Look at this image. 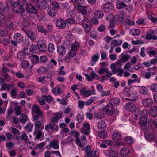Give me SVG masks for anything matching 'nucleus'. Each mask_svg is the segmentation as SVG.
Listing matches in <instances>:
<instances>
[{
  "mask_svg": "<svg viewBox=\"0 0 157 157\" xmlns=\"http://www.w3.org/2000/svg\"><path fill=\"white\" fill-rule=\"evenodd\" d=\"M10 2L13 11L17 14L21 13L23 10V6L27 4L25 0H10Z\"/></svg>",
  "mask_w": 157,
  "mask_h": 157,
  "instance_id": "f257e3e1",
  "label": "nucleus"
},
{
  "mask_svg": "<svg viewBox=\"0 0 157 157\" xmlns=\"http://www.w3.org/2000/svg\"><path fill=\"white\" fill-rule=\"evenodd\" d=\"M33 121H35L34 134L36 137L35 139H40L41 137L43 134L41 130L44 128V126L42 125L41 122L38 121V120H33Z\"/></svg>",
  "mask_w": 157,
  "mask_h": 157,
  "instance_id": "f03ea898",
  "label": "nucleus"
},
{
  "mask_svg": "<svg viewBox=\"0 0 157 157\" xmlns=\"http://www.w3.org/2000/svg\"><path fill=\"white\" fill-rule=\"evenodd\" d=\"M32 109L33 119V120L40 119L43 120L44 115L39 106L36 105H33Z\"/></svg>",
  "mask_w": 157,
  "mask_h": 157,
  "instance_id": "7ed1b4c3",
  "label": "nucleus"
},
{
  "mask_svg": "<svg viewBox=\"0 0 157 157\" xmlns=\"http://www.w3.org/2000/svg\"><path fill=\"white\" fill-rule=\"evenodd\" d=\"M90 89L91 90V92L89 90L88 91L86 88L83 87L80 90V93L86 97H88L91 94H94L95 92L94 86H91Z\"/></svg>",
  "mask_w": 157,
  "mask_h": 157,
  "instance_id": "20e7f679",
  "label": "nucleus"
},
{
  "mask_svg": "<svg viewBox=\"0 0 157 157\" xmlns=\"http://www.w3.org/2000/svg\"><path fill=\"white\" fill-rule=\"evenodd\" d=\"M82 24L86 32H89L92 26L91 22L89 20L86 18H84L82 22Z\"/></svg>",
  "mask_w": 157,
  "mask_h": 157,
  "instance_id": "39448f33",
  "label": "nucleus"
},
{
  "mask_svg": "<svg viewBox=\"0 0 157 157\" xmlns=\"http://www.w3.org/2000/svg\"><path fill=\"white\" fill-rule=\"evenodd\" d=\"M145 38L147 40H151L152 39L156 40L157 39V37L156 34H155V32L152 29H150L147 32Z\"/></svg>",
  "mask_w": 157,
  "mask_h": 157,
  "instance_id": "423d86ee",
  "label": "nucleus"
},
{
  "mask_svg": "<svg viewBox=\"0 0 157 157\" xmlns=\"http://www.w3.org/2000/svg\"><path fill=\"white\" fill-rule=\"evenodd\" d=\"M49 0H38L36 3L37 7L40 9L46 8L48 6Z\"/></svg>",
  "mask_w": 157,
  "mask_h": 157,
  "instance_id": "0eeeda50",
  "label": "nucleus"
},
{
  "mask_svg": "<svg viewBox=\"0 0 157 157\" xmlns=\"http://www.w3.org/2000/svg\"><path fill=\"white\" fill-rule=\"evenodd\" d=\"M103 111L105 114L108 115H112L114 112L113 105L109 103L103 108Z\"/></svg>",
  "mask_w": 157,
  "mask_h": 157,
  "instance_id": "6e6552de",
  "label": "nucleus"
},
{
  "mask_svg": "<svg viewBox=\"0 0 157 157\" xmlns=\"http://www.w3.org/2000/svg\"><path fill=\"white\" fill-rule=\"evenodd\" d=\"M90 128L89 124L87 123H85L83 125L80 130L81 132L85 135H87L89 134L90 132Z\"/></svg>",
  "mask_w": 157,
  "mask_h": 157,
  "instance_id": "1a4fd4ad",
  "label": "nucleus"
},
{
  "mask_svg": "<svg viewBox=\"0 0 157 157\" xmlns=\"http://www.w3.org/2000/svg\"><path fill=\"white\" fill-rule=\"evenodd\" d=\"M55 123L51 121L49 124L45 126V129L47 131H49L50 129L53 131H58V127Z\"/></svg>",
  "mask_w": 157,
  "mask_h": 157,
  "instance_id": "9d476101",
  "label": "nucleus"
},
{
  "mask_svg": "<svg viewBox=\"0 0 157 157\" xmlns=\"http://www.w3.org/2000/svg\"><path fill=\"white\" fill-rule=\"evenodd\" d=\"M57 27L60 29H63L66 26V22L62 19H59L57 20L56 23Z\"/></svg>",
  "mask_w": 157,
  "mask_h": 157,
  "instance_id": "9b49d317",
  "label": "nucleus"
},
{
  "mask_svg": "<svg viewBox=\"0 0 157 157\" xmlns=\"http://www.w3.org/2000/svg\"><path fill=\"white\" fill-rule=\"evenodd\" d=\"M113 17V19L110 21L109 24V29H110L113 28L115 25H116L117 23L118 22V20H117V18H114V17L111 15H108L107 17V20L109 19V17Z\"/></svg>",
  "mask_w": 157,
  "mask_h": 157,
  "instance_id": "f8f14e48",
  "label": "nucleus"
},
{
  "mask_svg": "<svg viewBox=\"0 0 157 157\" xmlns=\"http://www.w3.org/2000/svg\"><path fill=\"white\" fill-rule=\"evenodd\" d=\"M131 98H126L125 99L133 101L136 100L137 99V92L136 90H132L131 91Z\"/></svg>",
  "mask_w": 157,
  "mask_h": 157,
  "instance_id": "ddd939ff",
  "label": "nucleus"
},
{
  "mask_svg": "<svg viewBox=\"0 0 157 157\" xmlns=\"http://www.w3.org/2000/svg\"><path fill=\"white\" fill-rule=\"evenodd\" d=\"M143 104L145 107H150L153 104V100L150 98H146L143 100Z\"/></svg>",
  "mask_w": 157,
  "mask_h": 157,
  "instance_id": "4468645a",
  "label": "nucleus"
},
{
  "mask_svg": "<svg viewBox=\"0 0 157 157\" xmlns=\"http://www.w3.org/2000/svg\"><path fill=\"white\" fill-rule=\"evenodd\" d=\"M50 147H47L48 149H50L51 147L53 148L54 149H59V142L57 140H54L50 142Z\"/></svg>",
  "mask_w": 157,
  "mask_h": 157,
  "instance_id": "2eb2a0df",
  "label": "nucleus"
},
{
  "mask_svg": "<svg viewBox=\"0 0 157 157\" xmlns=\"http://www.w3.org/2000/svg\"><path fill=\"white\" fill-rule=\"evenodd\" d=\"M102 8L105 12L108 13L112 10L113 6L109 3H106L103 6Z\"/></svg>",
  "mask_w": 157,
  "mask_h": 157,
  "instance_id": "dca6fc26",
  "label": "nucleus"
},
{
  "mask_svg": "<svg viewBox=\"0 0 157 157\" xmlns=\"http://www.w3.org/2000/svg\"><path fill=\"white\" fill-rule=\"evenodd\" d=\"M117 8L119 9H126L127 6V5L122 1H118L116 3Z\"/></svg>",
  "mask_w": 157,
  "mask_h": 157,
  "instance_id": "f3484780",
  "label": "nucleus"
},
{
  "mask_svg": "<svg viewBox=\"0 0 157 157\" xmlns=\"http://www.w3.org/2000/svg\"><path fill=\"white\" fill-rule=\"evenodd\" d=\"M139 122L141 125L143 127V129L145 130L147 128L145 124L147 123V117H141Z\"/></svg>",
  "mask_w": 157,
  "mask_h": 157,
  "instance_id": "a211bd4d",
  "label": "nucleus"
},
{
  "mask_svg": "<svg viewBox=\"0 0 157 157\" xmlns=\"http://www.w3.org/2000/svg\"><path fill=\"white\" fill-rule=\"evenodd\" d=\"M121 101L120 99L116 97L111 98L110 100V104L116 106L119 105Z\"/></svg>",
  "mask_w": 157,
  "mask_h": 157,
  "instance_id": "6ab92c4d",
  "label": "nucleus"
},
{
  "mask_svg": "<svg viewBox=\"0 0 157 157\" xmlns=\"http://www.w3.org/2000/svg\"><path fill=\"white\" fill-rule=\"evenodd\" d=\"M62 116V114L61 113H54L53 116L51 119V121L53 123H57L58 120L61 118Z\"/></svg>",
  "mask_w": 157,
  "mask_h": 157,
  "instance_id": "aec40b11",
  "label": "nucleus"
},
{
  "mask_svg": "<svg viewBox=\"0 0 157 157\" xmlns=\"http://www.w3.org/2000/svg\"><path fill=\"white\" fill-rule=\"evenodd\" d=\"M39 49L41 52H45L47 49L46 44L42 42H39L38 44Z\"/></svg>",
  "mask_w": 157,
  "mask_h": 157,
  "instance_id": "412c9836",
  "label": "nucleus"
},
{
  "mask_svg": "<svg viewBox=\"0 0 157 157\" xmlns=\"http://www.w3.org/2000/svg\"><path fill=\"white\" fill-rule=\"evenodd\" d=\"M122 137L121 133L114 132L113 134L112 138L113 140H119L121 139Z\"/></svg>",
  "mask_w": 157,
  "mask_h": 157,
  "instance_id": "4be33fe9",
  "label": "nucleus"
},
{
  "mask_svg": "<svg viewBox=\"0 0 157 157\" xmlns=\"http://www.w3.org/2000/svg\"><path fill=\"white\" fill-rule=\"evenodd\" d=\"M14 40L18 42L19 43L21 42L23 40V37L22 35L19 33H15L13 36Z\"/></svg>",
  "mask_w": 157,
  "mask_h": 157,
  "instance_id": "5701e85b",
  "label": "nucleus"
},
{
  "mask_svg": "<svg viewBox=\"0 0 157 157\" xmlns=\"http://www.w3.org/2000/svg\"><path fill=\"white\" fill-rule=\"evenodd\" d=\"M47 13L50 16L53 17L57 14L56 10L53 8L49 7L47 9Z\"/></svg>",
  "mask_w": 157,
  "mask_h": 157,
  "instance_id": "b1692460",
  "label": "nucleus"
},
{
  "mask_svg": "<svg viewBox=\"0 0 157 157\" xmlns=\"http://www.w3.org/2000/svg\"><path fill=\"white\" fill-rule=\"evenodd\" d=\"M26 9L29 12L31 13L35 14L37 12V10L35 7L30 4H27Z\"/></svg>",
  "mask_w": 157,
  "mask_h": 157,
  "instance_id": "393cba45",
  "label": "nucleus"
},
{
  "mask_svg": "<svg viewBox=\"0 0 157 157\" xmlns=\"http://www.w3.org/2000/svg\"><path fill=\"white\" fill-rule=\"evenodd\" d=\"M150 113L153 117H155L157 115V107L155 106H152L150 108Z\"/></svg>",
  "mask_w": 157,
  "mask_h": 157,
  "instance_id": "a878e982",
  "label": "nucleus"
},
{
  "mask_svg": "<svg viewBox=\"0 0 157 157\" xmlns=\"http://www.w3.org/2000/svg\"><path fill=\"white\" fill-rule=\"evenodd\" d=\"M14 25V24L11 20H8L6 22V25L7 29L11 30L13 29Z\"/></svg>",
  "mask_w": 157,
  "mask_h": 157,
  "instance_id": "bb28decb",
  "label": "nucleus"
},
{
  "mask_svg": "<svg viewBox=\"0 0 157 157\" xmlns=\"http://www.w3.org/2000/svg\"><path fill=\"white\" fill-rule=\"evenodd\" d=\"M26 34L27 36L31 40L34 41L36 40V37L34 33L30 31H26Z\"/></svg>",
  "mask_w": 157,
  "mask_h": 157,
  "instance_id": "cd10ccee",
  "label": "nucleus"
},
{
  "mask_svg": "<svg viewBox=\"0 0 157 157\" xmlns=\"http://www.w3.org/2000/svg\"><path fill=\"white\" fill-rule=\"evenodd\" d=\"M135 107V105L132 102H129L125 105V109L128 111H132Z\"/></svg>",
  "mask_w": 157,
  "mask_h": 157,
  "instance_id": "c85d7f7f",
  "label": "nucleus"
},
{
  "mask_svg": "<svg viewBox=\"0 0 157 157\" xmlns=\"http://www.w3.org/2000/svg\"><path fill=\"white\" fill-rule=\"evenodd\" d=\"M57 50V52L59 55H63L66 53V48L64 46H58Z\"/></svg>",
  "mask_w": 157,
  "mask_h": 157,
  "instance_id": "c756f323",
  "label": "nucleus"
},
{
  "mask_svg": "<svg viewBox=\"0 0 157 157\" xmlns=\"http://www.w3.org/2000/svg\"><path fill=\"white\" fill-rule=\"evenodd\" d=\"M120 152L124 156L128 155L130 154V151L128 148L123 147L121 149Z\"/></svg>",
  "mask_w": 157,
  "mask_h": 157,
  "instance_id": "7c9ffc66",
  "label": "nucleus"
},
{
  "mask_svg": "<svg viewBox=\"0 0 157 157\" xmlns=\"http://www.w3.org/2000/svg\"><path fill=\"white\" fill-rule=\"evenodd\" d=\"M106 127V124L105 121L101 120L99 121V129L104 130Z\"/></svg>",
  "mask_w": 157,
  "mask_h": 157,
  "instance_id": "2f4dec72",
  "label": "nucleus"
},
{
  "mask_svg": "<svg viewBox=\"0 0 157 157\" xmlns=\"http://www.w3.org/2000/svg\"><path fill=\"white\" fill-rule=\"evenodd\" d=\"M145 138L148 141H151L153 140L154 135L153 133L148 132L145 134Z\"/></svg>",
  "mask_w": 157,
  "mask_h": 157,
  "instance_id": "473e14b6",
  "label": "nucleus"
},
{
  "mask_svg": "<svg viewBox=\"0 0 157 157\" xmlns=\"http://www.w3.org/2000/svg\"><path fill=\"white\" fill-rule=\"evenodd\" d=\"M22 17L24 19H27L29 18L30 13L27 10H24L22 12Z\"/></svg>",
  "mask_w": 157,
  "mask_h": 157,
  "instance_id": "72a5a7b5",
  "label": "nucleus"
},
{
  "mask_svg": "<svg viewBox=\"0 0 157 157\" xmlns=\"http://www.w3.org/2000/svg\"><path fill=\"white\" fill-rule=\"evenodd\" d=\"M61 6L62 9L67 10L70 9L71 5L68 2H65L61 3Z\"/></svg>",
  "mask_w": 157,
  "mask_h": 157,
  "instance_id": "f704fd0d",
  "label": "nucleus"
},
{
  "mask_svg": "<svg viewBox=\"0 0 157 157\" xmlns=\"http://www.w3.org/2000/svg\"><path fill=\"white\" fill-rule=\"evenodd\" d=\"M96 155L95 151L93 149L91 152L86 153L84 157H94Z\"/></svg>",
  "mask_w": 157,
  "mask_h": 157,
  "instance_id": "c9c22d12",
  "label": "nucleus"
},
{
  "mask_svg": "<svg viewBox=\"0 0 157 157\" xmlns=\"http://www.w3.org/2000/svg\"><path fill=\"white\" fill-rule=\"evenodd\" d=\"M141 74L143 77H145L147 79L150 78L151 74V72L148 73L144 71H141Z\"/></svg>",
  "mask_w": 157,
  "mask_h": 157,
  "instance_id": "e433bc0d",
  "label": "nucleus"
},
{
  "mask_svg": "<svg viewBox=\"0 0 157 157\" xmlns=\"http://www.w3.org/2000/svg\"><path fill=\"white\" fill-rule=\"evenodd\" d=\"M33 124L32 123H29L25 127V129L27 132H31L32 131Z\"/></svg>",
  "mask_w": 157,
  "mask_h": 157,
  "instance_id": "4c0bfd02",
  "label": "nucleus"
},
{
  "mask_svg": "<svg viewBox=\"0 0 157 157\" xmlns=\"http://www.w3.org/2000/svg\"><path fill=\"white\" fill-rule=\"evenodd\" d=\"M27 116L25 114H22L19 117L20 121L23 123H24L28 120Z\"/></svg>",
  "mask_w": 157,
  "mask_h": 157,
  "instance_id": "58836bf2",
  "label": "nucleus"
},
{
  "mask_svg": "<svg viewBox=\"0 0 157 157\" xmlns=\"http://www.w3.org/2000/svg\"><path fill=\"white\" fill-rule=\"evenodd\" d=\"M140 30L136 29H133L130 32V33L133 36H137L140 34Z\"/></svg>",
  "mask_w": 157,
  "mask_h": 157,
  "instance_id": "ea45409f",
  "label": "nucleus"
},
{
  "mask_svg": "<svg viewBox=\"0 0 157 157\" xmlns=\"http://www.w3.org/2000/svg\"><path fill=\"white\" fill-rule=\"evenodd\" d=\"M98 56L94 55L92 57L90 63V64L91 66L94 65L98 60Z\"/></svg>",
  "mask_w": 157,
  "mask_h": 157,
  "instance_id": "a19ab883",
  "label": "nucleus"
},
{
  "mask_svg": "<svg viewBox=\"0 0 157 157\" xmlns=\"http://www.w3.org/2000/svg\"><path fill=\"white\" fill-rule=\"evenodd\" d=\"M78 9L82 15H84L86 13V7L82 6H78Z\"/></svg>",
  "mask_w": 157,
  "mask_h": 157,
  "instance_id": "79ce46f5",
  "label": "nucleus"
},
{
  "mask_svg": "<svg viewBox=\"0 0 157 157\" xmlns=\"http://www.w3.org/2000/svg\"><path fill=\"white\" fill-rule=\"evenodd\" d=\"M42 98L44 99L47 102L49 103L53 101L52 97L50 95L42 96Z\"/></svg>",
  "mask_w": 157,
  "mask_h": 157,
  "instance_id": "37998d69",
  "label": "nucleus"
},
{
  "mask_svg": "<svg viewBox=\"0 0 157 157\" xmlns=\"http://www.w3.org/2000/svg\"><path fill=\"white\" fill-rule=\"evenodd\" d=\"M80 45L79 43L76 41L74 42L71 44V48L73 50H77L78 49Z\"/></svg>",
  "mask_w": 157,
  "mask_h": 157,
  "instance_id": "c03bdc74",
  "label": "nucleus"
},
{
  "mask_svg": "<svg viewBox=\"0 0 157 157\" xmlns=\"http://www.w3.org/2000/svg\"><path fill=\"white\" fill-rule=\"evenodd\" d=\"M125 23L130 26L134 25L135 24V21L133 20H131L130 17L129 16L127 17Z\"/></svg>",
  "mask_w": 157,
  "mask_h": 157,
  "instance_id": "a18cd8bd",
  "label": "nucleus"
},
{
  "mask_svg": "<svg viewBox=\"0 0 157 157\" xmlns=\"http://www.w3.org/2000/svg\"><path fill=\"white\" fill-rule=\"evenodd\" d=\"M140 92L144 95L147 94L148 93V89L144 86H142L140 88Z\"/></svg>",
  "mask_w": 157,
  "mask_h": 157,
  "instance_id": "49530a36",
  "label": "nucleus"
},
{
  "mask_svg": "<svg viewBox=\"0 0 157 157\" xmlns=\"http://www.w3.org/2000/svg\"><path fill=\"white\" fill-rule=\"evenodd\" d=\"M108 70V69L105 67H101L99 70V74H104L105 73H106V72H107Z\"/></svg>",
  "mask_w": 157,
  "mask_h": 157,
  "instance_id": "de8ad7c7",
  "label": "nucleus"
},
{
  "mask_svg": "<svg viewBox=\"0 0 157 157\" xmlns=\"http://www.w3.org/2000/svg\"><path fill=\"white\" fill-rule=\"evenodd\" d=\"M21 108L19 105H17L15 108V113L17 115H20L21 113Z\"/></svg>",
  "mask_w": 157,
  "mask_h": 157,
  "instance_id": "09e8293b",
  "label": "nucleus"
},
{
  "mask_svg": "<svg viewBox=\"0 0 157 157\" xmlns=\"http://www.w3.org/2000/svg\"><path fill=\"white\" fill-rule=\"evenodd\" d=\"M109 157H117L118 154L117 152L113 150L109 151L108 155Z\"/></svg>",
  "mask_w": 157,
  "mask_h": 157,
  "instance_id": "8fccbe9b",
  "label": "nucleus"
},
{
  "mask_svg": "<svg viewBox=\"0 0 157 157\" xmlns=\"http://www.w3.org/2000/svg\"><path fill=\"white\" fill-rule=\"evenodd\" d=\"M122 43V41L121 40H113L111 43V44L114 46L115 47L116 46L120 45Z\"/></svg>",
  "mask_w": 157,
  "mask_h": 157,
  "instance_id": "3c124183",
  "label": "nucleus"
},
{
  "mask_svg": "<svg viewBox=\"0 0 157 157\" xmlns=\"http://www.w3.org/2000/svg\"><path fill=\"white\" fill-rule=\"evenodd\" d=\"M31 59L34 63H36L39 61V58L37 55H34L31 56Z\"/></svg>",
  "mask_w": 157,
  "mask_h": 157,
  "instance_id": "603ef678",
  "label": "nucleus"
},
{
  "mask_svg": "<svg viewBox=\"0 0 157 157\" xmlns=\"http://www.w3.org/2000/svg\"><path fill=\"white\" fill-rule=\"evenodd\" d=\"M37 28L38 31L42 32L45 34L47 33V30L45 29L42 25H38Z\"/></svg>",
  "mask_w": 157,
  "mask_h": 157,
  "instance_id": "864d4df0",
  "label": "nucleus"
},
{
  "mask_svg": "<svg viewBox=\"0 0 157 157\" xmlns=\"http://www.w3.org/2000/svg\"><path fill=\"white\" fill-rule=\"evenodd\" d=\"M121 55V59L124 62H126L128 61L131 57L130 55H126L122 54Z\"/></svg>",
  "mask_w": 157,
  "mask_h": 157,
  "instance_id": "5fc2aeb1",
  "label": "nucleus"
},
{
  "mask_svg": "<svg viewBox=\"0 0 157 157\" xmlns=\"http://www.w3.org/2000/svg\"><path fill=\"white\" fill-rule=\"evenodd\" d=\"M21 66L22 68H27L29 67V63L27 61L23 60L21 63Z\"/></svg>",
  "mask_w": 157,
  "mask_h": 157,
  "instance_id": "6e6d98bb",
  "label": "nucleus"
},
{
  "mask_svg": "<svg viewBox=\"0 0 157 157\" xmlns=\"http://www.w3.org/2000/svg\"><path fill=\"white\" fill-rule=\"evenodd\" d=\"M48 51L50 53H52L55 50L54 44L52 43H49L48 45Z\"/></svg>",
  "mask_w": 157,
  "mask_h": 157,
  "instance_id": "4d7b16f0",
  "label": "nucleus"
},
{
  "mask_svg": "<svg viewBox=\"0 0 157 157\" xmlns=\"http://www.w3.org/2000/svg\"><path fill=\"white\" fill-rule=\"evenodd\" d=\"M125 141L128 144L132 143L133 142V138L130 136H126L124 138Z\"/></svg>",
  "mask_w": 157,
  "mask_h": 157,
  "instance_id": "13d9d810",
  "label": "nucleus"
},
{
  "mask_svg": "<svg viewBox=\"0 0 157 157\" xmlns=\"http://www.w3.org/2000/svg\"><path fill=\"white\" fill-rule=\"evenodd\" d=\"M99 136L101 138H105L107 136V133L105 131L101 132L99 133Z\"/></svg>",
  "mask_w": 157,
  "mask_h": 157,
  "instance_id": "bf43d9fd",
  "label": "nucleus"
},
{
  "mask_svg": "<svg viewBox=\"0 0 157 157\" xmlns=\"http://www.w3.org/2000/svg\"><path fill=\"white\" fill-rule=\"evenodd\" d=\"M14 143L11 142H7L6 144V147L8 149L10 150L14 147Z\"/></svg>",
  "mask_w": 157,
  "mask_h": 157,
  "instance_id": "052dcab7",
  "label": "nucleus"
},
{
  "mask_svg": "<svg viewBox=\"0 0 157 157\" xmlns=\"http://www.w3.org/2000/svg\"><path fill=\"white\" fill-rule=\"evenodd\" d=\"M139 113L141 117H147V112L145 109H143L142 110L140 111Z\"/></svg>",
  "mask_w": 157,
  "mask_h": 157,
  "instance_id": "680f3d73",
  "label": "nucleus"
},
{
  "mask_svg": "<svg viewBox=\"0 0 157 157\" xmlns=\"http://www.w3.org/2000/svg\"><path fill=\"white\" fill-rule=\"evenodd\" d=\"M150 88L152 91L157 92V84L154 83L151 85Z\"/></svg>",
  "mask_w": 157,
  "mask_h": 157,
  "instance_id": "e2e57ef3",
  "label": "nucleus"
},
{
  "mask_svg": "<svg viewBox=\"0 0 157 157\" xmlns=\"http://www.w3.org/2000/svg\"><path fill=\"white\" fill-rule=\"evenodd\" d=\"M146 52L148 54L153 55L155 53V51L151 50V47H148L146 49Z\"/></svg>",
  "mask_w": 157,
  "mask_h": 157,
  "instance_id": "0e129e2a",
  "label": "nucleus"
},
{
  "mask_svg": "<svg viewBox=\"0 0 157 157\" xmlns=\"http://www.w3.org/2000/svg\"><path fill=\"white\" fill-rule=\"evenodd\" d=\"M75 50H73L72 49H71L70 51L69 52V56L71 57H74L76 55V52Z\"/></svg>",
  "mask_w": 157,
  "mask_h": 157,
  "instance_id": "69168bd1",
  "label": "nucleus"
},
{
  "mask_svg": "<svg viewBox=\"0 0 157 157\" xmlns=\"http://www.w3.org/2000/svg\"><path fill=\"white\" fill-rule=\"evenodd\" d=\"M52 5L54 8L60 9V6L59 5L58 2L56 1H53L52 3Z\"/></svg>",
  "mask_w": 157,
  "mask_h": 157,
  "instance_id": "338daca9",
  "label": "nucleus"
},
{
  "mask_svg": "<svg viewBox=\"0 0 157 157\" xmlns=\"http://www.w3.org/2000/svg\"><path fill=\"white\" fill-rule=\"evenodd\" d=\"M30 50L33 52H36L37 51V47L35 45L32 44L30 47Z\"/></svg>",
  "mask_w": 157,
  "mask_h": 157,
  "instance_id": "774afa93",
  "label": "nucleus"
}]
</instances>
